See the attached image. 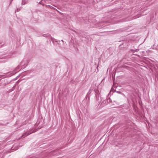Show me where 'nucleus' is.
Segmentation results:
<instances>
[{
  "mask_svg": "<svg viewBox=\"0 0 158 158\" xmlns=\"http://www.w3.org/2000/svg\"><path fill=\"white\" fill-rule=\"evenodd\" d=\"M29 158H39L38 156H32L30 157Z\"/></svg>",
  "mask_w": 158,
  "mask_h": 158,
  "instance_id": "nucleus-5",
  "label": "nucleus"
},
{
  "mask_svg": "<svg viewBox=\"0 0 158 158\" xmlns=\"http://www.w3.org/2000/svg\"><path fill=\"white\" fill-rule=\"evenodd\" d=\"M0 125H2V124H0Z\"/></svg>",
  "mask_w": 158,
  "mask_h": 158,
  "instance_id": "nucleus-20",
  "label": "nucleus"
},
{
  "mask_svg": "<svg viewBox=\"0 0 158 158\" xmlns=\"http://www.w3.org/2000/svg\"><path fill=\"white\" fill-rule=\"evenodd\" d=\"M36 131H34V129H32L29 130L28 131L24 133L21 136V137L24 138L25 137L35 132Z\"/></svg>",
  "mask_w": 158,
  "mask_h": 158,
  "instance_id": "nucleus-1",
  "label": "nucleus"
},
{
  "mask_svg": "<svg viewBox=\"0 0 158 158\" xmlns=\"http://www.w3.org/2000/svg\"><path fill=\"white\" fill-rule=\"evenodd\" d=\"M5 61L2 60V59H0V62H5Z\"/></svg>",
  "mask_w": 158,
  "mask_h": 158,
  "instance_id": "nucleus-12",
  "label": "nucleus"
},
{
  "mask_svg": "<svg viewBox=\"0 0 158 158\" xmlns=\"http://www.w3.org/2000/svg\"><path fill=\"white\" fill-rule=\"evenodd\" d=\"M28 122H27V121H25V123H24L22 124V125H25V124H27V123Z\"/></svg>",
  "mask_w": 158,
  "mask_h": 158,
  "instance_id": "nucleus-11",
  "label": "nucleus"
},
{
  "mask_svg": "<svg viewBox=\"0 0 158 158\" xmlns=\"http://www.w3.org/2000/svg\"><path fill=\"white\" fill-rule=\"evenodd\" d=\"M117 93H119V94H122V93L120 91H116Z\"/></svg>",
  "mask_w": 158,
  "mask_h": 158,
  "instance_id": "nucleus-13",
  "label": "nucleus"
},
{
  "mask_svg": "<svg viewBox=\"0 0 158 158\" xmlns=\"http://www.w3.org/2000/svg\"><path fill=\"white\" fill-rule=\"evenodd\" d=\"M46 6H48V7H49L50 9H53L54 10H57L55 8H54V7H52V6H50V5H46Z\"/></svg>",
  "mask_w": 158,
  "mask_h": 158,
  "instance_id": "nucleus-4",
  "label": "nucleus"
},
{
  "mask_svg": "<svg viewBox=\"0 0 158 158\" xmlns=\"http://www.w3.org/2000/svg\"><path fill=\"white\" fill-rule=\"evenodd\" d=\"M25 4V2H24V0H23L21 4L23 5H24Z\"/></svg>",
  "mask_w": 158,
  "mask_h": 158,
  "instance_id": "nucleus-8",
  "label": "nucleus"
},
{
  "mask_svg": "<svg viewBox=\"0 0 158 158\" xmlns=\"http://www.w3.org/2000/svg\"><path fill=\"white\" fill-rule=\"evenodd\" d=\"M21 8H17L16 10H15V12H19V11L20 10H21Z\"/></svg>",
  "mask_w": 158,
  "mask_h": 158,
  "instance_id": "nucleus-7",
  "label": "nucleus"
},
{
  "mask_svg": "<svg viewBox=\"0 0 158 158\" xmlns=\"http://www.w3.org/2000/svg\"><path fill=\"white\" fill-rule=\"evenodd\" d=\"M123 44H120V46H121V45H122Z\"/></svg>",
  "mask_w": 158,
  "mask_h": 158,
  "instance_id": "nucleus-15",
  "label": "nucleus"
},
{
  "mask_svg": "<svg viewBox=\"0 0 158 158\" xmlns=\"http://www.w3.org/2000/svg\"><path fill=\"white\" fill-rule=\"evenodd\" d=\"M51 40L52 41H55L56 42H57L55 40V39H54V38H52V37H51Z\"/></svg>",
  "mask_w": 158,
  "mask_h": 158,
  "instance_id": "nucleus-9",
  "label": "nucleus"
},
{
  "mask_svg": "<svg viewBox=\"0 0 158 158\" xmlns=\"http://www.w3.org/2000/svg\"><path fill=\"white\" fill-rule=\"evenodd\" d=\"M19 66H18L17 67H16L15 69V71H17L18 70V69H19V68H18Z\"/></svg>",
  "mask_w": 158,
  "mask_h": 158,
  "instance_id": "nucleus-10",
  "label": "nucleus"
},
{
  "mask_svg": "<svg viewBox=\"0 0 158 158\" xmlns=\"http://www.w3.org/2000/svg\"><path fill=\"white\" fill-rule=\"evenodd\" d=\"M45 35V34H44V35H43V36H44Z\"/></svg>",
  "mask_w": 158,
  "mask_h": 158,
  "instance_id": "nucleus-18",
  "label": "nucleus"
},
{
  "mask_svg": "<svg viewBox=\"0 0 158 158\" xmlns=\"http://www.w3.org/2000/svg\"><path fill=\"white\" fill-rule=\"evenodd\" d=\"M13 0H11V1L10 3H10L11 2H12V1H13Z\"/></svg>",
  "mask_w": 158,
  "mask_h": 158,
  "instance_id": "nucleus-14",
  "label": "nucleus"
},
{
  "mask_svg": "<svg viewBox=\"0 0 158 158\" xmlns=\"http://www.w3.org/2000/svg\"><path fill=\"white\" fill-rule=\"evenodd\" d=\"M45 35V34H44V35H43V36H44Z\"/></svg>",
  "mask_w": 158,
  "mask_h": 158,
  "instance_id": "nucleus-17",
  "label": "nucleus"
},
{
  "mask_svg": "<svg viewBox=\"0 0 158 158\" xmlns=\"http://www.w3.org/2000/svg\"><path fill=\"white\" fill-rule=\"evenodd\" d=\"M111 99L110 98H109L104 100L103 102V103H104L105 105H107V104L111 103Z\"/></svg>",
  "mask_w": 158,
  "mask_h": 158,
  "instance_id": "nucleus-2",
  "label": "nucleus"
},
{
  "mask_svg": "<svg viewBox=\"0 0 158 158\" xmlns=\"http://www.w3.org/2000/svg\"><path fill=\"white\" fill-rule=\"evenodd\" d=\"M45 35V34H44V35H43V36H44Z\"/></svg>",
  "mask_w": 158,
  "mask_h": 158,
  "instance_id": "nucleus-19",
  "label": "nucleus"
},
{
  "mask_svg": "<svg viewBox=\"0 0 158 158\" xmlns=\"http://www.w3.org/2000/svg\"><path fill=\"white\" fill-rule=\"evenodd\" d=\"M37 122H37L36 123V124H38V123H37Z\"/></svg>",
  "mask_w": 158,
  "mask_h": 158,
  "instance_id": "nucleus-16",
  "label": "nucleus"
},
{
  "mask_svg": "<svg viewBox=\"0 0 158 158\" xmlns=\"http://www.w3.org/2000/svg\"><path fill=\"white\" fill-rule=\"evenodd\" d=\"M43 0H41L39 2V3L40 4H41L43 6H44V2H43Z\"/></svg>",
  "mask_w": 158,
  "mask_h": 158,
  "instance_id": "nucleus-6",
  "label": "nucleus"
},
{
  "mask_svg": "<svg viewBox=\"0 0 158 158\" xmlns=\"http://www.w3.org/2000/svg\"><path fill=\"white\" fill-rule=\"evenodd\" d=\"M95 91L96 93V97L97 98L98 97H99V91L98 90L96 89L95 90Z\"/></svg>",
  "mask_w": 158,
  "mask_h": 158,
  "instance_id": "nucleus-3",
  "label": "nucleus"
}]
</instances>
